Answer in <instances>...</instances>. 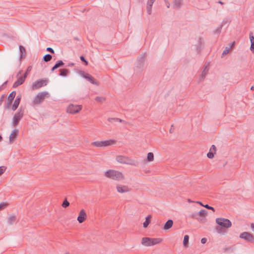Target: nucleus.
Wrapping results in <instances>:
<instances>
[{
	"label": "nucleus",
	"instance_id": "f257e3e1",
	"mask_svg": "<svg viewBox=\"0 0 254 254\" xmlns=\"http://www.w3.org/2000/svg\"><path fill=\"white\" fill-rule=\"evenodd\" d=\"M105 176L108 178L118 181L124 179V176L122 172L112 169L106 171Z\"/></svg>",
	"mask_w": 254,
	"mask_h": 254
},
{
	"label": "nucleus",
	"instance_id": "f03ea898",
	"mask_svg": "<svg viewBox=\"0 0 254 254\" xmlns=\"http://www.w3.org/2000/svg\"><path fill=\"white\" fill-rule=\"evenodd\" d=\"M116 160L122 164H128L134 166L138 165L139 163L138 161L132 159L127 156L119 155L116 157Z\"/></svg>",
	"mask_w": 254,
	"mask_h": 254
},
{
	"label": "nucleus",
	"instance_id": "7ed1b4c3",
	"mask_svg": "<svg viewBox=\"0 0 254 254\" xmlns=\"http://www.w3.org/2000/svg\"><path fill=\"white\" fill-rule=\"evenodd\" d=\"M50 94L47 91H43L39 93L34 98L33 103L35 105L41 104L45 98H49Z\"/></svg>",
	"mask_w": 254,
	"mask_h": 254
},
{
	"label": "nucleus",
	"instance_id": "20e7f679",
	"mask_svg": "<svg viewBox=\"0 0 254 254\" xmlns=\"http://www.w3.org/2000/svg\"><path fill=\"white\" fill-rule=\"evenodd\" d=\"M116 141L113 139H110L104 141H97L92 142L91 145L96 147H106L114 144Z\"/></svg>",
	"mask_w": 254,
	"mask_h": 254
},
{
	"label": "nucleus",
	"instance_id": "39448f33",
	"mask_svg": "<svg viewBox=\"0 0 254 254\" xmlns=\"http://www.w3.org/2000/svg\"><path fill=\"white\" fill-rule=\"evenodd\" d=\"M216 223L219 226L225 229H228L231 227L232 223L228 219L224 218H217L216 219Z\"/></svg>",
	"mask_w": 254,
	"mask_h": 254
},
{
	"label": "nucleus",
	"instance_id": "423d86ee",
	"mask_svg": "<svg viewBox=\"0 0 254 254\" xmlns=\"http://www.w3.org/2000/svg\"><path fill=\"white\" fill-rule=\"evenodd\" d=\"M24 115V109L20 107L13 117V123L14 126H16Z\"/></svg>",
	"mask_w": 254,
	"mask_h": 254
},
{
	"label": "nucleus",
	"instance_id": "0eeeda50",
	"mask_svg": "<svg viewBox=\"0 0 254 254\" xmlns=\"http://www.w3.org/2000/svg\"><path fill=\"white\" fill-rule=\"evenodd\" d=\"M78 73L79 74L82 76L83 78H85L90 83L93 84L99 85V82L96 80L92 75L89 74V73H86L85 71L82 70H79Z\"/></svg>",
	"mask_w": 254,
	"mask_h": 254
},
{
	"label": "nucleus",
	"instance_id": "6e6552de",
	"mask_svg": "<svg viewBox=\"0 0 254 254\" xmlns=\"http://www.w3.org/2000/svg\"><path fill=\"white\" fill-rule=\"evenodd\" d=\"M146 56V54L144 53L143 55H140L137 60V62L135 64V68L139 71L142 70V68L144 65Z\"/></svg>",
	"mask_w": 254,
	"mask_h": 254
},
{
	"label": "nucleus",
	"instance_id": "1a4fd4ad",
	"mask_svg": "<svg viewBox=\"0 0 254 254\" xmlns=\"http://www.w3.org/2000/svg\"><path fill=\"white\" fill-rule=\"evenodd\" d=\"M239 237L245 240L247 242L254 243V235L250 233L244 232L240 234Z\"/></svg>",
	"mask_w": 254,
	"mask_h": 254
},
{
	"label": "nucleus",
	"instance_id": "9d476101",
	"mask_svg": "<svg viewBox=\"0 0 254 254\" xmlns=\"http://www.w3.org/2000/svg\"><path fill=\"white\" fill-rule=\"evenodd\" d=\"M48 79L37 80L32 83V88L33 90L38 89L43 86H46L48 83Z\"/></svg>",
	"mask_w": 254,
	"mask_h": 254
},
{
	"label": "nucleus",
	"instance_id": "9b49d317",
	"mask_svg": "<svg viewBox=\"0 0 254 254\" xmlns=\"http://www.w3.org/2000/svg\"><path fill=\"white\" fill-rule=\"evenodd\" d=\"M82 109L81 105H69L67 108V112L70 114H74L78 113Z\"/></svg>",
	"mask_w": 254,
	"mask_h": 254
},
{
	"label": "nucleus",
	"instance_id": "f8f14e48",
	"mask_svg": "<svg viewBox=\"0 0 254 254\" xmlns=\"http://www.w3.org/2000/svg\"><path fill=\"white\" fill-rule=\"evenodd\" d=\"M16 92L13 91L11 92L10 94L8 96V101L7 103L5 104V108L8 109L11 106L12 102L15 97Z\"/></svg>",
	"mask_w": 254,
	"mask_h": 254
},
{
	"label": "nucleus",
	"instance_id": "ddd939ff",
	"mask_svg": "<svg viewBox=\"0 0 254 254\" xmlns=\"http://www.w3.org/2000/svg\"><path fill=\"white\" fill-rule=\"evenodd\" d=\"M86 217L87 215L85 211L82 209L79 212L77 220L79 223H82L86 220Z\"/></svg>",
	"mask_w": 254,
	"mask_h": 254
},
{
	"label": "nucleus",
	"instance_id": "4468645a",
	"mask_svg": "<svg viewBox=\"0 0 254 254\" xmlns=\"http://www.w3.org/2000/svg\"><path fill=\"white\" fill-rule=\"evenodd\" d=\"M116 188L118 192L119 193L127 192L130 190L128 186L124 185H118L117 186Z\"/></svg>",
	"mask_w": 254,
	"mask_h": 254
},
{
	"label": "nucleus",
	"instance_id": "2eb2a0df",
	"mask_svg": "<svg viewBox=\"0 0 254 254\" xmlns=\"http://www.w3.org/2000/svg\"><path fill=\"white\" fill-rule=\"evenodd\" d=\"M25 76H22L20 77L15 82L13 83L12 87L13 88H16L19 85L23 84V83L24 82L25 80Z\"/></svg>",
	"mask_w": 254,
	"mask_h": 254
},
{
	"label": "nucleus",
	"instance_id": "dca6fc26",
	"mask_svg": "<svg viewBox=\"0 0 254 254\" xmlns=\"http://www.w3.org/2000/svg\"><path fill=\"white\" fill-rule=\"evenodd\" d=\"M21 99V96L20 95L17 96L16 99L14 102V103L12 105V110L13 111H15L17 109V108H18V107L20 104Z\"/></svg>",
	"mask_w": 254,
	"mask_h": 254
},
{
	"label": "nucleus",
	"instance_id": "f3484780",
	"mask_svg": "<svg viewBox=\"0 0 254 254\" xmlns=\"http://www.w3.org/2000/svg\"><path fill=\"white\" fill-rule=\"evenodd\" d=\"M144 240L151 241V246L159 244L162 241V239L160 238H151L149 237H145Z\"/></svg>",
	"mask_w": 254,
	"mask_h": 254
},
{
	"label": "nucleus",
	"instance_id": "a211bd4d",
	"mask_svg": "<svg viewBox=\"0 0 254 254\" xmlns=\"http://www.w3.org/2000/svg\"><path fill=\"white\" fill-rule=\"evenodd\" d=\"M18 133V130L17 129H14L10 134L9 136V141L10 143L13 142V141L16 138Z\"/></svg>",
	"mask_w": 254,
	"mask_h": 254
},
{
	"label": "nucleus",
	"instance_id": "6ab92c4d",
	"mask_svg": "<svg viewBox=\"0 0 254 254\" xmlns=\"http://www.w3.org/2000/svg\"><path fill=\"white\" fill-rule=\"evenodd\" d=\"M173 224V221L171 219H169L164 224L163 229L167 230L171 228Z\"/></svg>",
	"mask_w": 254,
	"mask_h": 254
},
{
	"label": "nucleus",
	"instance_id": "aec40b11",
	"mask_svg": "<svg viewBox=\"0 0 254 254\" xmlns=\"http://www.w3.org/2000/svg\"><path fill=\"white\" fill-rule=\"evenodd\" d=\"M16 217L15 215H10L7 219V223L9 225H12L16 221Z\"/></svg>",
	"mask_w": 254,
	"mask_h": 254
},
{
	"label": "nucleus",
	"instance_id": "412c9836",
	"mask_svg": "<svg viewBox=\"0 0 254 254\" xmlns=\"http://www.w3.org/2000/svg\"><path fill=\"white\" fill-rule=\"evenodd\" d=\"M19 48L20 52V59L24 58L26 56V50L25 48L21 45H20Z\"/></svg>",
	"mask_w": 254,
	"mask_h": 254
},
{
	"label": "nucleus",
	"instance_id": "4be33fe9",
	"mask_svg": "<svg viewBox=\"0 0 254 254\" xmlns=\"http://www.w3.org/2000/svg\"><path fill=\"white\" fill-rule=\"evenodd\" d=\"M151 217H152L151 215H149L146 217L145 221L144 222L143 224L144 228H145L148 227L149 224L150 223Z\"/></svg>",
	"mask_w": 254,
	"mask_h": 254
},
{
	"label": "nucleus",
	"instance_id": "5701e85b",
	"mask_svg": "<svg viewBox=\"0 0 254 254\" xmlns=\"http://www.w3.org/2000/svg\"><path fill=\"white\" fill-rule=\"evenodd\" d=\"M60 75L62 76H66L67 75L69 70L67 68H62L59 70Z\"/></svg>",
	"mask_w": 254,
	"mask_h": 254
},
{
	"label": "nucleus",
	"instance_id": "b1692460",
	"mask_svg": "<svg viewBox=\"0 0 254 254\" xmlns=\"http://www.w3.org/2000/svg\"><path fill=\"white\" fill-rule=\"evenodd\" d=\"M183 0H174V8H179L182 5V3Z\"/></svg>",
	"mask_w": 254,
	"mask_h": 254
},
{
	"label": "nucleus",
	"instance_id": "393cba45",
	"mask_svg": "<svg viewBox=\"0 0 254 254\" xmlns=\"http://www.w3.org/2000/svg\"><path fill=\"white\" fill-rule=\"evenodd\" d=\"M189 236L188 235H186L184 236V240H183V245L185 247H188L189 244Z\"/></svg>",
	"mask_w": 254,
	"mask_h": 254
},
{
	"label": "nucleus",
	"instance_id": "a878e982",
	"mask_svg": "<svg viewBox=\"0 0 254 254\" xmlns=\"http://www.w3.org/2000/svg\"><path fill=\"white\" fill-rule=\"evenodd\" d=\"M43 59L45 62H48L52 59V56L50 54H47L44 56Z\"/></svg>",
	"mask_w": 254,
	"mask_h": 254
},
{
	"label": "nucleus",
	"instance_id": "bb28decb",
	"mask_svg": "<svg viewBox=\"0 0 254 254\" xmlns=\"http://www.w3.org/2000/svg\"><path fill=\"white\" fill-rule=\"evenodd\" d=\"M145 237H144L141 240V244L146 247L151 246V241H145L144 240Z\"/></svg>",
	"mask_w": 254,
	"mask_h": 254
},
{
	"label": "nucleus",
	"instance_id": "cd10ccee",
	"mask_svg": "<svg viewBox=\"0 0 254 254\" xmlns=\"http://www.w3.org/2000/svg\"><path fill=\"white\" fill-rule=\"evenodd\" d=\"M207 214V211L205 209H201L198 213H197V215L200 217H205Z\"/></svg>",
	"mask_w": 254,
	"mask_h": 254
},
{
	"label": "nucleus",
	"instance_id": "c85d7f7f",
	"mask_svg": "<svg viewBox=\"0 0 254 254\" xmlns=\"http://www.w3.org/2000/svg\"><path fill=\"white\" fill-rule=\"evenodd\" d=\"M154 160V154L152 152H149L147 154V160L148 162L152 161Z\"/></svg>",
	"mask_w": 254,
	"mask_h": 254
},
{
	"label": "nucleus",
	"instance_id": "c756f323",
	"mask_svg": "<svg viewBox=\"0 0 254 254\" xmlns=\"http://www.w3.org/2000/svg\"><path fill=\"white\" fill-rule=\"evenodd\" d=\"M64 63L63 62L62 60H59L58 61L56 64H55V67H57V68H59L60 67H62L64 65Z\"/></svg>",
	"mask_w": 254,
	"mask_h": 254
},
{
	"label": "nucleus",
	"instance_id": "7c9ffc66",
	"mask_svg": "<svg viewBox=\"0 0 254 254\" xmlns=\"http://www.w3.org/2000/svg\"><path fill=\"white\" fill-rule=\"evenodd\" d=\"M216 230L218 233H223L225 232V229L219 225L216 227Z\"/></svg>",
	"mask_w": 254,
	"mask_h": 254
},
{
	"label": "nucleus",
	"instance_id": "2f4dec72",
	"mask_svg": "<svg viewBox=\"0 0 254 254\" xmlns=\"http://www.w3.org/2000/svg\"><path fill=\"white\" fill-rule=\"evenodd\" d=\"M69 204H70L69 202L67 201V199L65 198L64 199V201L63 202L62 206L64 208H66L67 207H68L69 205Z\"/></svg>",
	"mask_w": 254,
	"mask_h": 254
},
{
	"label": "nucleus",
	"instance_id": "473e14b6",
	"mask_svg": "<svg viewBox=\"0 0 254 254\" xmlns=\"http://www.w3.org/2000/svg\"><path fill=\"white\" fill-rule=\"evenodd\" d=\"M80 59L85 65H87L88 64V62L86 60L84 56H80Z\"/></svg>",
	"mask_w": 254,
	"mask_h": 254
},
{
	"label": "nucleus",
	"instance_id": "72a5a7b5",
	"mask_svg": "<svg viewBox=\"0 0 254 254\" xmlns=\"http://www.w3.org/2000/svg\"><path fill=\"white\" fill-rule=\"evenodd\" d=\"M31 70H32V66L30 65L28 66L26 69V71H25V72L22 76H25V78H26L27 77L28 73L31 71Z\"/></svg>",
	"mask_w": 254,
	"mask_h": 254
},
{
	"label": "nucleus",
	"instance_id": "f704fd0d",
	"mask_svg": "<svg viewBox=\"0 0 254 254\" xmlns=\"http://www.w3.org/2000/svg\"><path fill=\"white\" fill-rule=\"evenodd\" d=\"M214 154H215V153L211 151V149H210L209 152L207 154V157L209 159H212L214 157Z\"/></svg>",
	"mask_w": 254,
	"mask_h": 254
},
{
	"label": "nucleus",
	"instance_id": "c9c22d12",
	"mask_svg": "<svg viewBox=\"0 0 254 254\" xmlns=\"http://www.w3.org/2000/svg\"><path fill=\"white\" fill-rule=\"evenodd\" d=\"M95 100L99 103H102L105 100V99L103 97L97 96L95 98Z\"/></svg>",
	"mask_w": 254,
	"mask_h": 254
},
{
	"label": "nucleus",
	"instance_id": "e433bc0d",
	"mask_svg": "<svg viewBox=\"0 0 254 254\" xmlns=\"http://www.w3.org/2000/svg\"><path fill=\"white\" fill-rule=\"evenodd\" d=\"M223 27V25H221V24L217 28L216 30L214 32L215 34H219L220 33L221 31V29Z\"/></svg>",
	"mask_w": 254,
	"mask_h": 254
},
{
	"label": "nucleus",
	"instance_id": "4c0bfd02",
	"mask_svg": "<svg viewBox=\"0 0 254 254\" xmlns=\"http://www.w3.org/2000/svg\"><path fill=\"white\" fill-rule=\"evenodd\" d=\"M207 68V66H205L204 70L202 72L201 75V79H203L205 77L206 75L207 74V71H205V70Z\"/></svg>",
	"mask_w": 254,
	"mask_h": 254
},
{
	"label": "nucleus",
	"instance_id": "58836bf2",
	"mask_svg": "<svg viewBox=\"0 0 254 254\" xmlns=\"http://www.w3.org/2000/svg\"><path fill=\"white\" fill-rule=\"evenodd\" d=\"M6 167L5 166L0 167V176L2 175L5 171Z\"/></svg>",
	"mask_w": 254,
	"mask_h": 254
},
{
	"label": "nucleus",
	"instance_id": "ea45409f",
	"mask_svg": "<svg viewBox=\"0 0 254 254\" xmlns=\"http://www.w3.org/2000/svg\"><path fill=\"white\" fill-rule=\"evenodd\" d=\"M7 203L5 202H1L0 203V210L4 209L7 205Z\"/></svg>",
	"mask_w": 254,
	"mask_h": 254
},
{
	"label": "nucleus",
	"instance_id": "a19ab883",
	"mask_svg": "<svg viewBox=\"0 0 254 254\" xmlns=\"http://www.w3.org/2000/svg\"><path fill=\"white\" fill-rule=\"evenodd\" d=\"M203 207H204L205 208L208 209H209V210H212L213 212L215 211V209L214 207H212V206H209V205L208 204H206L205 205H203Z\"/></svg>",
	"mask_w": 254,
	"mask_h": 254
},
{
	"label": "nucleus",
	"instance_id": "79ce46f5",
	"mask_svg": "<svg viewBox=\"0 0 254 254\" xmlns=\"http://www.w3.org/2000/svg\"><path fill=\"white\" fill-rule=\"evenodd\" d=\"M250 40L251 44L254 43V36L252 32L250 34Z\"/></svg>",
	"mask_w": 254,
	"mask_h": 254
},
{
	"label": "nucleus",
	"instance_id": "37998d69",
	"mask_svg": "<svg viewBox=\"0 0 254 254\" xmlns=\"http://www.w3.org/2000/svg\"><path fill=\"white\" fill-rule=\"evenodd\" d=\"M146 9H147V12L148 13V14H151V9H152V6H148V5H147L146 6Z\"/></svg>",
	"mask_w": 254,
	"mask_h": 254
},
{
	"label": "nucleus",
	"instance_id": "c03bdc74",
	"mask_svg": "<svg viewBox=\"0 0 254 254\" xmlns=\"http://www.w3.org/2000/svg\"><path fill=\"white\" fill-rule=\"evenodd\" d=\"M230 49L229 48L226 47L225 49L224 50L222 53V55L224 56L228 54L229 52Z\"/></svg>",
	"mask_w": 254,
	"mask_h": 254
},
{
	"label": "nucleus",
	"instance_id": "a18cd8bd",
	"mask_svg": "<svg viewBox=\"0 0 254 254\" xmlns=\"http://www.w3.org/2000/svg\"><path fill=\"white\" fill-rule=\"evenodd\" d=\"M155 0H148L147 2V5L152 6Z\"/></svg>",
	"mask_w": 254,
	"mask_h": 254
},
{
	"label": "nucleus",
	"instance_id": "49530a36",
	"mask_svg": "<svg viewBox=\"0 0 254 254\" xmlns=\"http://www.w3.org/2000/svg\"><path fill=\"white\" fill-rule=\"evenodd\" d=\"M46 50H47V51H48L52 54H54V53H55L54 50L52 48H50V47L47 48Z\"/></svg>",
	"mask_w": 254,
	"mask_h": 254
},
{
	"label": "nucleus",
	"instance_id": "de8ad7c7",
	"mask_svg": "<svg viewBox=\"0 0 254 254\" xmlns=\"http://www.w3.org/2000/svg\"><path fill=\"white\" fill-rule=\"evenodd\" d=\"M228 22H229L228 19L227 18H225L224 19H223L221 25H223V26L225 24H226Z\"/></svg>",
	"mask_w": 254,
	"mask_h": 254
},
{
	"label": "nucleus",
	"instance_id": "09e8293b",
	"mask_svg": "<svg viewBox=\"0 0 254 254\" xmlns=\"http://www.w3.org/2000/svg\"><path fill=\"white\" fill-rule=\"evenodd\" d=\"M111 120H117V121H119L120 122H122V120H121V119H119L118 118H109L108 119V121L109 122H111Z\"/></svg>",
	"mask_w": 254,
	"mask_h": 254
},
{
	"label": "nucleus",
	"instance_id": "8fccbe9b",
	"mask_svg": "<svg viewBox=\"0 0 254 254\" xmlns=\"http://www.w3.org/2000/svg\"><path fill=\"white\" fill-rule=\"evenodd\" d=\"M210 149H211V151L213 150L214 151V152L216 153V147L214 145H212Z\"/></svg>",
	"mask_w": 254,
	"mask_h": 254
},
{
	"label": "nucleus",
	"instance_id": "3c124183",
	"mask_svg": "<svg viewBox=\"0 0 254 254\" xmlns=\"http://www.w3.org/2000/svg\"><path fill=\"white\" fill-rule=\"evenodd\" d=\"M207 242V239L206 238H203L201 240V243L203 244H204Z\"/></svg>",
	"mask_w": 254,
	"mask_h": 254
},
{
	"label": "nucleus",
	"instance_id": "603ef678",
	"mask_svg": "<svg viewBox=\"0 0 254 254\" xmlns=\"http://www.w3.org/2000/svg\"><path fill=\"white\" fill-rule=\"evenodd\" d=\"M250 50L252 52L254 53V43L251 44Z\"/></svg>",
	"mask_w": 254,
	"mask_h": 254
},
{
	"label": "nucleus",
	"instance_id": "864d4df0",
	"mask_svg": "<svg viewBox=\"0 0 254 254\" xmlns=\"http://www.w3.org/2000/svg\"><path fill=\"white\" fill-rule=\"evenodd\" d=\"M198 43L200 46H201L203 44L202 39L201 38H199L198 39Z\"/></svg>",
	"mask_w": 254,
	"mask_h": 254
},
{
	"label": "nucleus",
	"instance_id": "5fc2aeb1",
	"mask_svg": "<svg viewBox=\"0 0 254 254\" xmlns=\"http://www.w3.org/2000/svg\"><path fill=\"white\" fill-rule=\"evenodd\" d=\"M4 98V95H2L1 96L0 99V104H1L2 103V102L3 101Z\"/></svg>",
	"mask_w": 254,
	"mask_h": 254
},
{
	"label": "nucleus",
	"instance_id": "6e6d98bb",
	"mask_svg": "<svg viewBox=\"0 0 254 254\" xmlns=\"http://www.w3.org/2000/svg\"><path fill=\"white\" fill-rule=\"evenodd\" d=\"M174 127L173 125H172L170 129V132L172 133L174 132Z\"/></svg>",
	"mask_w": 254,
	"mask_h": 254
},
{
	"label": "nucleus",
	"instance_id": "4d7b16f0",
	"mask_svg": "<svg viewBox=\"0 0 254 254\" xmlns=\"http://www.w3.org/2000/svg\"><path fill=\"white\" fill-rule=\"evenodd\" d=\"M235 42H231L229 44V46L231 48H233L235 46Z\"/></svg>",
	"mask_w": 254,
	"mask_h": 254
},
{
	"label": "nucleus",
	"instance_id": "13d9d810",
	"mask_svg": "<svg viewBox=\"0 0 254 254\" xmlns=\"http://www.w3.org/2000/svg\"><path fill=\"white\" fill-rule=\"evenodd\" d=\"M166 4V5H167V7L168 8H169L170 7V3L169 2L168 0H164Z\"/></svg>",
	"mask_w": 254,
	"mask_h": 254
},
{
	"label": "nucleus",
	"instance_id": "bf43d9fd",
	"mask_svg": "<svg viewBox=\"0 0 254 254\" xmlns=\"http://www.w3.org/2000/svg\"><path fill=\"white\" fill-rule=\"evenodd\" d=\"M198 215H197V213H193L192 214V218H196V217Z\"/></svg>",
	"mask_w": 254,
	"mask_h": 254
},
{
	"label": "nucleus",
	"instance_id": "052dcab7",
	"mask_svg": "<svg viewBox=\"0 0 254 254\" xmlns=\"http://www.w3.org/2000/svg\"><path fill=\"white\" fill-rule=\"evenodd\" d=\"M57 69V67H55V65H54L52 68H51V71H54L55 69Z\"/></svg>",
	"mask_w": 254,
	"mask_h": 254
},
{
	"label": "nucleus",
	"instance_id": "680f3d73",
	"mask_svg": "<svg viewBox=\"0 0 254 254\" xmlns=\"http://www.w3.org/2000/svg\"><path fill=\"white\" fill-rule=\"evenodd\" d=\"M251 227L252 230L254 232V223H252L251 225Z\"/></svg>",
	"mask_w": 254,
	"mask_h": 254
},
{
	"label": "nucleus",
	"instance_id": "e2e57ef3",
	"mask_svg": "<svg viewBox=\"0 0 254 254\" xmlns=\"http://www.w3.org/2000/svg\"><path fill=\"white\" fill-rule=\"evenodd\" d=\"M197 203L202 206L204 205L201 201H197Z\"/></svg>",
	"mask_w": 254,
	"mask_h": 254
},
{
	"label": "nucleus",
	"instance_id": "0e129e2a",
	"mask_svg": "<svg viewBox=\"0 0 254 254\" xmlns=\"http://www.w3.org/2000/svg\"><path fill=\"white\" fill-rule=\"evenodd\" d=\"M231 249H232L231 247H229V248H226L225 249V251H229V250H231Z\"/></svg>",
	"mask_w": 254,
	"mask_h": 254
},
{
	"label": "nucleus",
	"instance_id": "69168bd1",
	"mask_svg": "<svg viewBox=\"0 0 254 254\" xmlns=\"http://www.w3.org/2000/svg\"><path fill=\"white\" fill-rule=\"evenodd\" d=\"M218 3L221 4L222 5H223L224 4V3L222 1H221V0L218 1Z\"/></svg>",
	"mask_w": 254,
	"mask_h": 254
},
{
	"label": "nucleus",
	"instance_id": "338daca9",
	"mask_svg": "<svg viewBox=\"0 0 254 254\" xmlns=\"http://www.w3.org/2000/svg\"><path fill=\"white\" fill-rule=\"evenodd\" d=\"M74 65V63H70L69 64V66H73Z\"/></svg>",
	"mask_w": 254,
	"mask_h": 254
},
{
	"label": "nucleus",
	"instance_id": "774afa93",
	"mask_svg": "<svg viewBox=\"0 0 254 254\" xmlns=\"http://www.w3.org/2000/svg\"><path fill=\"white\" fill-rule=\"evenodd\" d=\"M7 83V81H6L5 82H4L3 83V84H2V85H4L6 84V83Z\"/></svg>",
	"mask_w": 254,
	"mask_h": 254
}]
</instances>
